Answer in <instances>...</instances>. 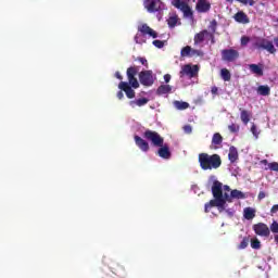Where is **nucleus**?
Here are the masks:
<instances>
[{
  "instance_id": "7c9ffc66",
  "label": "nucleus",
  "mask_w": 278,
  "mask_h": 278,
  "mask_svg": "<svg viewBox=\"0 0 278 278\" xmlns=\"http://www.w3.org/2000/svg\"><path fill=\"white\" fill-rule=\"evenodd\" d=\"M230 193H231L232 199H245L244 193L240 190L235 189Z\"/></svg>"
},
{
  "instance_id": "ea45409f",
  "label": "nucleus",
  "mask_w": 278,
  "mask_h": 278,
  "mask_svg": "<svg viewBox=\"0 0 278 278\" xmlns=\"http://www.w3.org/2000/svg\"><path fill=\"white\" fill-rule=\"evenodd\" d=\"M249 42H251V38L247 37V36H242L241 37V46L242 47H247V45H249Z\"/></svg>"
},
{
  "instance_id": "0eeeda50",
  "label": "nucleus",
  "mask_w": 278,
  "mask_h": 278,
  "mask_svg": "<svg viewBox=\"0 0 278 278\" xmlns=\"http://www.w3.org/2000/svg\"><path fill=\"white\" fill-rule=\"evenodd\" d=\"M256 47L258 49H264L265 51H267L271 55H275V53H277V48H275V45L273 43V41H270L266 38H262L260 40V42H256Z\"/></svg>"
},
{
  "instance_id": "f704fd0d",
  "label": "nucleus",
  "mask_w": 278,
  "mask_h": 278,
  "mask_svg": "<svg viewBox=\"0 0 278 278\" xmlns=\"http://www.w3.org/2000/svg\"><path fill=\"white\" fill-rule=\"evenodd\" d=\"M228 129L231 134H238L240 131V126L232 123L228 126Z\"/></svg>"
},
{
  "instance_id": "9b49d317",
  "label": "nucleus",
  "mask_w": 278,
  "mask_h": 278,
  "mask_svg": "<svg viewBox=\"0 0 278 278\" xmlns=\"http://www.w3.org/2000/svg\"><path fill=\"white\" fill-rule=\"evenodd\" d=\"M197 73H199L198 65L192 66L190 64H186L180 71V77H184V75H187V77H190V79H192V77H197Z\"/></svg>"
},
{
  "instance_id": "13d9d810",
  "label": "nucleus",
  "mask_w": 278,
  "mask_h": 278,
  "mask_svg": "<svg viewBox=\"0 0 278 278\" xmlns=\"http://www.w3.org/2000/svg\"><path fill=\"white\" fill-rule=\"evenodd\" d=\"M262 164H268V161L267 160H263Z\"/></svg>"
},
{
  "instance_id": "a18cd8bd",
  "label": "nucleus",
  "mask_w": 278,
  "mask_h": 278,
  "mask_svg": "<svg viewBox=\"0 0 278 278\" xmlns=\"http://www.w3.org/2000/svg\"><path fill=\"white\" fill-rule=\"evenodd\" d=\"M277 212H278V204L273 205L271 208H270V214H271V215H273V214H277Z\"/></svg>"
},
{
  "instance_id": "8fccbe9b",
  "label": "nucleus",
  "mask_w": 278,
  "mask_h": 278,
  "mask_svg": "<svg viewBox=\"0 0 278 278\" xmlns=\"http://www.w3.org/2000/svg\"><path fill=\"white\" fill-rule=\"evenodd\" d=\"M125 98V94L123 93V90L117 92V99L123 100Z\"/></svg>"
},
{
  "instance_id": "412c9836",
  "label": "nucleus",
  "mask_w": 278,
  "mask_h": 278,
  "mask_svg": "<svg viewBox=\"0 0 278 278\" xmlns=\"http://www.w3.org/2000/svg\"><path fill=\"white\" fill-rule=\"evenodd\" d=\"M147 103H149V98H140L137 100H131L129 102V105H130V108H136V105L138 108H142V106L147 105Z\"/></svg>"
},
{
  "instance_id": "c03bdc74",
  "label": "nucleus",
  "mask_w": 278,
  "mask_h": 278,
  "mask_svg": "<svg viewBox=\"0 0 278 278\" xmlns=\"http://www.w3.org/2000/svg\"><path fill=\"white\" fill-rule=\"evenodd\" d=\"M184 130H185L186 134H192V126L186 125V126L184 127Z\"/></svg>"
},
{
  "instance_id": "6e6d98bb",
  "label": "nucleus",
  "mask_w": 278,
  "mask_h": 278,
  "mask_svg": "<svg viewBox=\"0 0 278 278\" xmlns=\"http://www.w3.org/2000/svg\"><path fill=\"white\" fill-rule=\"evenodd\" d=\"M274 43H275V46L278 48V37H275V38H274Z\"/></svg>"
},
{
  "instance_id": "c9c22d12",
  "label": "nucleus",
  "mask_w": 278,
  "mask_h": 278,
  "mask_svg": "<svg viewBox=\"0 0 278 278\" xmlns=\"http://www.w3.org/2000/svg\"><path fill=\"white\" fill-rule=\"evenodd\" d=\"M135 62H140L142 66H146V68H149V61H147V59L142 56H138L137 59H135Z\"/></svg>"
},
{
  "instance_id": "37998d69",
  "label": "nucleus",
  "mask_w": 278,
  "mask_h": 278,
  "mask_svg": "<svg viewBox=\"0 0 278 278\" xmlns=\"http://www.w3.org/2000/svg\"><path fill=\"white\" fill-rule=\"evenodd\" d=\"M258 201H262L263 199H266V192L260 191L257 195Z\"/></svg>"
},
{
  "instance_id": "ddd939ff",
  "label": "nucleus",
  "mask_w": 278,
  "mask_h": 278,
  "mask_svg": "<svg viewBox=\"0 0 278 278\" xmlns=\"http://www.w3.org/2000/svg\"><path fill=\"white\" fill-rule=\"evenodd\" d=\"M118 88L125 92L127 99H136V91L129 86V83L121 81Z\"/></svg>"
},
{
  "instance_id": "e433bc0d",
  "label": "nucleus",
  "mask_w": 278,
  "mask_h": 278,
  "mask_svg": "<svg viewBox=\"0 0 278 278\" xmlns=\"http://www.w3.org/2000/svg\"><path fill=\"white\" fill-rule=\"evenodd\" d=\"M251 247L256 250L262 249V242H260L258 239H252Z\"/></svg>"
},
{
  "instance_id": "bb28decb",
  "label": "nucleus",
  "mask_w": 278,
  "mask_h": 278,
  "mask_svg": "<svg viewBox=\"0 0 278 278\" xmlns=\"http://www.w3.org/2000/svg\"><path fill=\"white\" fill-rule=\"evenodd\" d=\"M212 144H214V147L223 144V136L220 135V132H215L213 135Z\"/></svg>"
},
{
  "instance_id": "603ef678",
  "label": "nucleus",
  "mask_w": 278,
  "mask_h": 278,
  "mask_svg": "<svg viewBox=\"0 0 278 278\" xmlns=\"http://www.w3.org/2000/svg\"><path fill=\"white\" fill-rule=\"evenodd\" d=\"M115 77L119 80H123V75H121V72H116Z\"/></svg>"
},
{
  "instance_id": "49530a36",
  "label": "nucleus",
  "mask_w": 278,
  "mask_h": 278,
  "mask_svg": "<svg viewBox=\"0 0 278 278\" xmlns=\"http://www.w3.org/2000/svg\"><path fill=\"white\" fill-rule=\"evenodd\" d=\"M241 3H243V5H248V3L249 5H255V1L253 0H245V2H241Z\"/></svg>"
},
{
  "instance_id": "f3484780",
  "label": "nucleus",
  "mask_w": 278,
  "mask_h": 278,
  "mask_svg": "<svg viewBox=\"0 0 278 278\" xmlns=\"http://www.w3.org/2000/svg\"><path fill=\"white\" fill-rule=\"evenodd\" d=\"M109 267L111 268L112 273L114 275H117V277H123L125 275V267L118 265L117 263L112 262Z\"/></svg>"
},
{
  "instance_id": "a19ab883",
  "label": "nucleus",
  "mask_w": 278,
  "mask_h": 278,
  "mask_svg": "<svg viewBox=\"0 0 278 278\" xmlns=\"http://www.w3.org/2000/svg\"><path fill=\"white\" fill-rule=\"evenodd\" d=\"M268 168L270 170H274L275 173H278V163L277 162L269 163Z\"/></svg>"
},
{
  "instance_id": "3c124183",
  "label": "nucleus",
  "mask_w": 278,
  "mask_h": 278,
  "mask_svg": "<svg viewBox=\"0 0 278 278\" xmlns=\"http://www.w3.org/2000/svg\"><path fill=\"white\" fill-rule=\"evenodd\" d=\"M251 131H252L253 136H257V127L255 125H253L251 127Z\"/></svg>"
},
{
  "instance_id": "aec40b11",
  "label": "nucleus",
  "mask_w": 278,
  "mask_h": 278,
  "mask_svg": "<svg viewBox=\"0 0 278 278\" xmlns=\"http://www.w3.org/2000/svg\"><path fill=\"white\" fill-rule=\"evenodd\" d=\"M205 36H210V31L206 29L201 30L200 33L194 35V45H201V42L205 41Z\"/></svg>"
},
{
  "instance_id": "864d4df0",
  "label": "nucleus",
  "mask_w": 278,
  "mask_h": 278,
  "mask_svg": "<svg viewBox=\"0 0 278 278\" xmlns=\"http://www.w3.org/2000/svg\"><path fill=\"white\" fill-rule=\"evenodd\" d=\"M226 1H228L229 3L233 2V0H226ZM236 1H238L239 3H247V0H236Z\"/></svg>"
},
{
  "instance_id": "72a5a7b5",
  "label": "nucleus",
  "mask_w": 278,
  "mask_h": 278,
  "mask_svg": "<svg viewBox=\"0 0 278 278\" xmlns=\"http://www.w3.org/2000/svg\"><path fill=\"white\" fill-rule=\"evenodd\" d=\"M222 200L224 201V207H225L226 203H232L233 198L231 197V193L229 195V193L225 192L224 194L222 193Z\"/></svg>"
},
{
  "instance_id": "a211bd4d",
  "label": "nucleus",
  "mask_w": 278,
  "mask_h": 278,
  "mask_svg": "<svg viewBox=\"0 0 278 278\" xmlns=\"http://www.w3.org/2000/svg\"><path fill=\"white\" fill-rule=\"evenodd\" d=\"M249 70L253 75H257V77H264V65L260 64H250Z\"/></svg>"
},
{
  "instance_id": "7ed1b4c3",
  "label": "nucleus",
  "mask_w": 278,
  "mask_h": 278,
  "mask_svg": "<svg viewBox=\"0 0 278 278\" xmlns=\"http://www.w3.org/2000/svg\"><path fill=\"white\" fill-rule=\"evenodd\" d=\"M146 36L157 38V33L153 30V28H150L149 25L142 24L141 26H138V33L135 36V42L137 45H144V42H147Z\"/></svg>"
},
{
  "instance_id": "393cba45",
  "label": "nucleus",
  "mask_w": 278,
  "mask_h": 278,
  "mask_svg": "<svg viewBox=\"0 0 278 278\" xmlns=\"http://www.w3.org/2000/svg\"><path fill=\"white\" fill-rule=\"evenodd\" d=\"M181 58H188L189 55H197V50H192L190 46H186L180 51Z\"/></svg>"
},
{
  "instance_id": "b1692460",
  "label": "nucleus",
  "mask_w": 278,
  "mask_h": 278,
  "mask_svg": "<svg viewBox=\"0 0 278 278\" xmlns=\"http://www.w3.org/2000/svg\"><path fill=\"white\" fill-rule=\"evenodd\" d=\"M228 159L231 164L238 161V149L233 146L229 148Z\"/></svg>"
},
{
  "instance_id": "f03ea898",
  "label": "nucleus",
  "mask_w": 278,
  "mask_h": 278,
  "mask_svg": "<svg viewBox=\"0 0 278 278\" xmlns=\"http://www.w3.org/2000/svg\"><path fill=\"white\" fill-rule=\"evenodd\" d=\"M198 162L200 164V168L202 170H214L216 168H220L223 164V160L218 154H207V153H200L198 156Z\"/></svg>"
},
{
  "instance_id": "f257e3e1",
  "label": "nucleus",
  "mask_w": 278,
  "mask_h": 278,
  "mask_svg": "<svg viewBox=\"0 0 278 278\" xmlns=\"http://www.w3.org/2000/svg\"><path fill=\"white\" fill-rule=\"evenodd\" d=\"M143 138L151 142L153 147L159 148L156 152V155H159V157H162V160H170V157L173 156L170 148L168 147V143H164V137H161L157 131L147 129L143 132Z\"/></svg>"
},
{
  "instance_id": "39448f33",
  "label": "nucleus",
  "mask_w": 278,
  "mask_h": 278,
  "mask_svg": "<svg viewBox=\"0 0 278 278\" xmlns=\"http://www.w3.org/2000/svg\"><path fill=\"white\" fill-rule=\"evenodd\" d=\"M139 81L142 86L146 87H151L153 84H155V78H153V71H141L139 73Z\"/></svg>"
},
{
  "instance_id": "a878e982",
  "label": "nucleus",
  "mask_w": 278,
  "mask_h": 278,
  "mask_svg": "<svg viewBox=\"0 0 278 278\" xmlns=\"http://www.w3.org/2000/svg\"><path fill=\"white\" fill-rule=\"evenodd\" d=\"M170 90H173V87H170V85H161L156 89V94H159V96L168 94V92H170Z\"/></svg>"
},
{
  "instance_id": "dca6fc26",
  "label": "nucleus",
  "mask_w": 278,
  "mask_h": 278,
  "mask_svg": "<svg viewBox=\"0 0 278 278\" xmlns=\"http://www.w3.org/2000/svg\"><path fill=\"white\" fill-rule=\"evenodd\" d=\"M212 194L214 199H219L223 201V182L214 180L212 186Z\"/></svg>"
},
{
  "instance_id": "58836bf2",
  "label": "nucleus",
  "mask_w": 278,
  "mask_h": 278,
  "mask_svg": "<svg viewBox=\"0 0 278 278\" xmlns=\"http://www.w3.org/2000/svg\"><path fill=\"white\" fill-rule=\"evenodd\" d=\"M249 247V239L243 238V240L240 242L238 249H247Z\"/></svg>"
},
{
  "instance_id": "c756f323",
  "label": "nucleus",
  "mask_w": 278,
  "mask_h": 278,
  "mask_svg": "<svg viewBox=\"0 0 278 278\" xmlns=\"http://www.w3.org/2000/svg\"><path fill=\"white\" fill-rule=\"evenodd\" d=\"M178 21H179V17H177V15L169 16L167 20L168 27H172V28L176 27Z\"/></svg>"
},
{
  "instance_id": "79ce46f5",
  "label": "nucleus",
  "mask_w": 278,
  "mask_h": 278,
  "mask_svg": "<svg viewBox=\"0 0 278 278\" xmlns=\"http://www.w3.org/2000/svg\"><path fill=\"white\" fill-rule=\"evenodd\" d=\"M270 231H273V233H278V223L277 222H273V224L270 225Z\"/></svg>"
},
{
  "instance_id": "4c0bfd02",
  "label": "nucleus",
  "mask_w": 278,
  "mask_h": 278,
  "mask_svg": "<svg viewBox=\"0 0 278 278\" xmlns=\"http://www.w3.org/2000/svg\"><path fill=\"white\" fill-rule=\"evenodd\" d=\"M152 45H153L154 47H156V49H163V48H164V41L159 40V39L152 41Z\"/></svg>"
},
{
  "instance_id": "de8ad7c7",
  "label": "nucleus",
  "mask_w": 278,
  "mask_h": 278,
  "mask_svg": "<svg viewBox=\"0 0 278 278\" xmlns=\"http://www.w3.org/2000/svg\"><path fill=\"white\" fill-rule=\"evenodd\" d=\"M211 92H212V94H218V87L213 86V87L211 88Z\"/></svg>"
},
{
  "instance_id": "473e14b6",
  "label": "nucleus",
  "mask_w": 278,
  "mask_h": 278,
  "mask_svg": "<svg viewBox=\"0 0 278 278\" xmlns=\"http://www.w3.org/2000/svg\"><path fill=\"white\" fill-rule=\"evenodd\" d=\"M216 27H218V22H216V20H213L208 26V29H211L212 31L211 38H214V34L216 33Z\"/></svg>"
},
{
  "instance_id": "423d86ee",
  "label": "nucleus",
  "mask_w": 278,
  "mask_h": 278,
  "mask_svg": "<svg viewBox=\"0 0 278 278\" xmlns=\"http://www.w3.org/2000/svg\"><path fill=\"white\" fill-rule=\"evenodd\" d=\"M127 78H128V85L131 88H140V83H138V78L136 77V75H138V67L136 66H130L127 68L126 72Z\"/></svg>"
},
{
  "instance_id": "c85d7f7f",
  "label": "nucleus",
  "mask_w": 278,
  "mask_h": 278,
  "mask_svg": "<svg viewBox=\"0 0 278 278\" xmlns=\"http://www.w3.org/2000/svg\"><path fill=\"white\" fill-rule=\"evenodd\" d=\"M220 77L225 81H231V72H229V70H227V68H223L220 71Z\"/></svg>"
},
{
  "instance_id": "4468645a",
  "label": "nucleus",
  "mask_w": 278,
  "mask_h": 278,
  "mask_svg": "<svg viewBox=\"0 0 278 278\" xmlns=\"http://www.w3.org/2000/svg\"><path fill=\"white\" fill-rule=\"evenodd\" d=\"M195 10L199 12V14H206V12L212 10V3H210L207 0H198Z\"/></svg>"
},
{
  "instance_id": "6e6552de",
  "label": "nucleus",
  "mask_w": 278,
  "mask_h": 278,
  "mask_svg": "<svg viewBox=\"0 0 278 278\" xmlns=\"http://www.w3.org/2000/svg\"><path fill=\"white\" fill-rule=\"evenodd\" d=\"M252 229L261 238H268L270 236V228L264 223L254 224Z\"/></svg>"
},
{
  "instance_id": "6ab92c4d",
  "label": "nucleus",
  "mask_w": 278,
  "mask_h": 278,
  "mask_svg": "<svg viewBox=\"0 0 278 278\" xmlns=\"http://www.w3.org/2000/svg\"><path fill=\"white\" fill-rule=\"evenodd\" d=\"M235 21L237 23H242L243 25H247L248 23H250L249 16L247 15V13L242 11L235 14Z\"/></svg>"
},
{
  "instance_id": "f8f14e48",
  "label": "nucleus",
  "mask_w": 278,
  "mask_h": 278,
  "mask_svg": "<svg viewBox=\"0 0 278 278\" xmlns=\"http://www.w3.org/2000/svg\"><path fill=\"white\" fill-rule=\"evenodd\" d=\"M211 207H219L220 210H225V201L218 198H214V200H211L204 204L205 214H208Z\"/></svg>"
},
{
  "instance_id": "1a4fd4ad",
  "label": "nucleus",
  "mask_w": 278,
  "mask_h": 278,
  "mask_svg": "<svg viewBox=\"0 0 278 278\" xmlns=\"http://www.w3.org/2000/svg\"><path fill=\"white\" fill-rule=\"evenodd\" d=\"M240 58V52L235 49H224L222 50V60L224 62H236Z\"/></svg>"
},
{
  "instance_id": "5701e85b",
  "label": "nucleus",
  "mask_w": 278,
  "mask_h": 278,
  "mask_svg": "<svg viewBox=\"0 0 278 278\" xmlns=\"http://www.w3.org/2000/svg\"><path fill=\"white\" fill-rule=\"evenodd\" d=\"M256 92L261 97H268L270 94V87L268 85H261L257 87Z\"/></svg>"
},
{
  "instance_id": "4d7b16f0",
  "label": "nucleus",
  "mask_w": 278,
  "mask_h": 278,
  "mask_svg": "<svg viewBox=\"0 0 278 278\" xmlns=\"http://www.w3.org/2000/svg\"><path fill=\"white\" fill-rule=\"evenodd\" d=\"M274 238H275V242H277L278 244V235H276Z\"/></svg>"
},
{
  "instance_id": "5fc2aeb1",
  "label": "nucleus",
  "mask_w": 278,
  "mask_h": 278,
  "mask_svg": "<svg viewBox=\"0 0 278 278\" xmlns=\"http://www.w3.org/2000/svg\"><path fill=\"white\" fill-rule=\"evenodd\" d=\"M223 188H224V190H225L226 192H229V190H231V188H229V186H227V185H225Z\"/></svg>"
},
{
  "instance_id": "4be33fe9",
  "label": "nucleus",
  "mask_w": 278,
  "mask_h": 278,
  "mask_svg": "<svg viewBox=\"0 0 278 278\" xmlns=\"http://www.w3.org/2000/svg\"><path fill=\"white\" fill-rule=\"evenodd\" d=\"M243 217L245 220H253L255 218V208L248 206L243 210Z\"/></svg>"
},
{
  "instance_id": "cd10ccee",
  "label": "nucleus",
  "mask_w": 278,
  "mask_h": 278,
  "mask_svg": "<svg viewBox=\"0 0 278 278\" xmlns=\"http://www.w3.org/2000/svg\"><path fill=\"white\" fill-rule=\"evenodd\" d=\"M241 110V121L244 123V125L249 124V121H251V113L247 110Z\"/></svg>"
},
{
  "instance_id": "20e7f679",
  "label": "nucleus",
  "mask_w": 278,
  "mask_h": 278,
  "mask_svg": "<svg viewBox=\"0 0 278 278\" xmlns=\"http://www.w3.org/2000/svg\"><path fill=\"white\" fill-rule=\"evenodd\" d=\"M172 4L174 8H177V10H181L186 18H192L194 15L190 5H188V3L184 2L182 0H173Z\"/></svg>"
},
{
  "instance_id": "9d476101",
  "label": "nucleus",
  "mask_w": 278,
  "mask_h": 278,
  "mask_svg": "<svg viewBox=\"0 0 278 278\" xmlns=\"http://www.w3.org/2000/svg\"><path fill=\"white\" fill-rule=\"evenodd\" d=\"M143 5L150 14H153L155 12H160L162 10V2L160 0H144Z\"/></svg>"
},
{
  "instance_id": "09e8293b",
  "label": "nucleus",
  "mask_w": 278,
  "mask_h": 278,
  "mask_svg": "<svg viewBox=\"0 0 278 278\" xmlns=\"http://www.w3.org/2000/svg\"><path fill=\"white\" fill-rule=\"evenodd\" d=\"M164 81H165V84H168L170 81V74L164 75Z\"/></svg>"
},
{
  "instance_id": "2f4dec72",
  "label": "nucleus",
  "mask_w": 278,
  "mask_h": 278,
  "mask_svg": "<svg viewBox=\"0 0 278 278\" xmlns=\"http://www.w3.org/2000/svg\"><path fill=\"white\" fill-rule=\"evenodd\" d=\"M175 106L177 108V110H188V108H190V104L188 102L176 101Z\"/></svg>"
},
{
  "instance_id": "2eb2a0df",
  "label": "nucleus",
  "mask_w": 278,
  "mask_h": 278,
  "mask_svg": "<svg viewBox=\"0 0 278 278\" xmlns=\"http://www.w3.org/2000/svg\"><path fill=\"white\" fill-rule=\"evenodd\" d=\"M134 140L136 147H138V149H140V151H142L143 153L149 152V150L151 149L149 146V141L144 140L142 137L135 135Z\"/></svg>"
}]
</instances>
